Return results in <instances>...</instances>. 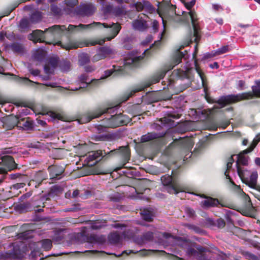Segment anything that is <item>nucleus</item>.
I'll return each mask as SVG.
<instances>
[{
    "label": "nucleus",
    "instance_id": "obj_26",
    "mask_svg": "<svg viewBox=\"0 0 260 260\" xmlns=\"http://www.w3.org/2000/svg\"><path fill=\"white\" fill-rule=\"evenodd\" d=\"M134 29L139 31H144L147 27V24L146 21L143 19L135 20L132 23Z\"/></svg>",
    "mask_w": 260,
    "mask_h": 260
},
{
    "label": "nucleus",
    "instance_id": "obj_28",
    "mask_svg": "<svg viewBox=\"0 0 260 260\" xmlns=\"http://www.w3.org/2000/svg\"><path fill=\"white\" fill-rule=\"evenodd\" d=\"M176 75L179 77H181L183 76L187 77V78L188 79L187 82L185 83L184 87L182 88V90H184L186 88H187L188 87L190 86L191 84V81L192 79L188 77V75L186 73L184 72L183 71L181 70V69H178L176 70H174V71Z\"/></svg>",
    "mask_w": 260,
    "mask_h": 260
},
{
    "label": "nucleus",
    "instance_id": "obj_30",
    "mask_svg": "<svg viewBox=\"0 0 260 260\" xmlns=\"http://www.w3.org/2000/svg\"><path fill=\"white\" fill-rule=\"evenodd\" d=\"M38 244H40L44 250L48 251L52 248V242L50 239H45L38 242Z\"/></svg>",
    "mask_w": 260,
    "mask_h": 260
},
{
    "label": "nucleus",
    "instance_id": "obj_59",
    "mask_svg": "<svg viewBox=\"0 0 260 260\" xmlns=\"http://www.w3.org/2000/svg\"><path fill=\"white\" fill-rule=\"evenodd\" d=\"M152 29L153 30L154 32H156L158 31V26H159V23L158 22L155 20H153L152 23Z\"/></svg>",
    "mask_w": 260,
    "mask_h": 260
},
{
    "label": "nucleus",
    "instance_id": "obj_29",
    "mask_svg": "<svg viewBox=\"0 0 260 260\" xmlns=\"http://www.w3.org/2000/svg\"><path fill=\"white\" fill-rule=\"evenodd\" d=\"M138 252H140V255H141V256H145V255H147L149 252L147 250H124L121 253L119 254H114V253H108L109 254H114L117 257H119L122 254H126V255H128V254H131V253H137Z\"/></svg>",
    "mask_w": 260,
    "mask_h": 260
},
{
    "label": "nucleus",
    "instance_id": "obj_8",
    "mask_svg": "<svg viewBox=\"0 0 260 260\" xmlns=\"http://www.w3.org/2000/svg\"><path fill=\"white\" fill-rule=\"evenodd\" d=\"M22 244L14 243L10 251L0 252V260L20 259L24 256V253L21 249Z\"/></svg>",
    "mask_w": 260,
    "mask_h": 260
},
{
    "label": "nucleus",
    "instance_id": "obj_41",
    "mask_svg": "<svg viewBox=\"0 0 260 260\" xmlns=\"http://www.w3.org/2000/svg\"><path fill=\"white\" fill-rule=\"evenodd\" d=\"M234 156H235V155L231 156V157L229 158V161L226 164L227 169L224 173V174L226 176V178L229 179L231 182H232L231 178L230 177L229 174H228V171L229 170L232 168V165L234 161Z\"/></svg>",
    "mask_w": 260,
    "mask_h": 260
},
{
    "label": "nucleus",
    "instance_id": "obj_44",
    "mask_svg": "<svg viewBox=\"0 0 260 260\" xmlns=\"http://www.w3.org/2000/svg\"><path fill=\"white\" fill-rule=\"evenodd\" d=\"M105 226V224L99 221H93L90 223V228L95 230L101 229Z\"/></svg>",
    "mask_w": 260,
    "mask_h": 260
},
{
    "label": "nucleus",
    "instance_id": "obj_48",
    "mask_svg": "<svg viewBox=\"0 0 260 260\" xmlns=\"http://www.w3.org/2000/svg\"><path fill=\"white\" fill-rule=\"evenodd\" d=\"M17 152V150L15 148L13 147L5 148L2 151V153L3 154H15Z\"/></svg>",
    "mask_w": 260,
    "mask_h": 260
},
{
    "label": "nucleus",
    "instance_id": "obj_32",
    "mask_svg": "<svg viewBox=\"0 0 260 260\" xmlns=\"http://www.w3.org/2000/svg\"><path fill=\"white\" fill-rule=\"evenodd\" d=\"M42 18V13L39 11H35L31 13L29 17L31 23L39 22Z\"/></svg>",
    "mask_w": 260,
    "mask_h": 260
},
{
    "label": "nucleus",
    "instance_id": "obj_34",
    "mask_svg": "<svg viewBox=\"0 0 260 260\" xmlns=\"http://www.w3.org/2000/svg\"><path fill=\"white\" fill-rule=\"evenodd\" d=\"M59 67L62 72H67L70 69V62L63 60L59 62Z\"/></svg>",
    "mask_w": 260,
    "mask_h": 260
},
{
    "label": "nucleus",
    "instance_id": "obj_4",
    "mask_svg": "<svg viewBox=\"0 0 260 260\" xmlns=\"http://www.w3.org/2000/svg\"><path fill=\"white\" fill-rule=\"evenodd\" d=\"M166 74V71L164 70L159 71L154 74L148 80L142 83V84L134 87L131 91L126 93L125 96L126 98L124 100L127 101L130 97H132L134 94L137 92L142 91L145 88H147L152 84L157 83L163 79Z\"/></svg>",
    "mask_w": 260,
    "mask_h": 260
},
{
    "label": "nucleus",
    "instance_id": "obj_31",
    "mask_svg": "<svg viewBox=\"0 0 260 260\" xmlns=\"http://www.w3.org/2000/svg\"><path fill=\"white\" fill-rule=\"evenodd\" d=\"M187 51L185 50L184 52L180 51V49H177L176 53L174 56V63L177 65L181 62L182 59L185 57Z\"/></svg>",
    "mask_w": 260,
    "mask_h": 260
},
{
    "label": "nucleus",
    "instance_id": "obj_61",
    "mask_svg": "<svg viewBox=\"0 0 260 260\" xmlns=\"http://www.w3.org/2000/svg\"><path fill=\"white\" fill-rule=\"evenodd\" d=\"M51 10L55 14H58L60 12V10L57 6L54 4L51 6Z\"/></svg>",
    "mask_w": 260,
    "mask_h": 260
},
{
    "label": "nucleus",
    "instance_id": "obj_49",
    "mask_svg": "<svg viewBox=\"0 0 260 260\" xmlns=\"http://www.w3.org/2000/svg\"><path fill=\"white\" fill-rule=\"evenodd\" d=\"M105 123H106V120H105V119H104L103 123L104 125H99L96 126V129L99 133H101L105 132L106 131V128L108 127L106 125Z\"/></svg>",
    "mask_w": 260,
    "mask_h": 260
},
{
    "label": "nucleus",
    "instance_id": "obj_38",
    "mask_svg": "<svg viewBox=\"0 0 260 260\" xmlns=\"http://www.w3.org/2000/svg\"><path fill=\"white\" fill-rule=\"evenodd\" d=\"M7 75L12 76L14 77V79L19 83H22L26 84H28L29 83H32V82L29 79L27 78H21L19 77L16 75H13L11 73H8Z\"/></svg>",
    "mask_w": 260,
    "mask_h": 260
},
{
    "label": "nucleus",
    "instance_id": "obj_10",
    "mask_svg": "<svg viewBox=\"0 0 260 260\" xmlns=\"http://www.w3.org/2000/svg\"><path fill=\"white\" fill-rule=\"evenodd\" d=\"M105 124L109 128H115L122 125H126L130 121V118L121 113L112 115L109 118H105Z\"/></svg>",
    "mask_w": 260,
    "mask_h": 260
},
{
    "label": "nucleus",
    "instance_id": "obj_1",
    "mask_svg": "<svg viewBox=\"0 0 260 260\" xmlns=\"http://www.w3.org/2000/svg\"><path fill=\"white\" fill-rule=\"evenodd\" d=\"M102 26L105 28L112 27L113 36L111 37H107L104 39L97 41H91L79 44L73 42H70L69 44L65 45H62L61 42L58 43V44H60L61 47L65 48L66 50L76 49L78 47H82L85 46H94L96 44L102 45L105 41H110L112 39L114 38L119 33L121 29V26L119 24L113 22L110 24L96 22H93L89 24H80L78 25L70 24L68 28L64 25H54L46 28L45 31L40 29H37L33 31L31 34L28 35V39L29 40L32 41L35 43H37V42H45V40L47 37L51 38L59 37L65 31H68L70 32H75L84 29H92L95 27L101 28Z\"/></svg>",
    "mask_w": 260,
    "mask_h": 260
},
{
    "label": "nucleus",
    "instance_id": "obj_3",
    "mask_svg": "<svg viewBox=\"0 0 260 260\" xmlns=\"http://www.w3.org/2000/svg\"><path fill=\"white\" fill-rule=\"evenodd\" d=\"M237 173L242 182L249 187L260 192V185L257 184L258 173L256 171L250 172L243 167H237Z\"/></svg>",
    "mask_w": 260,
    "mask_h": 260
},
{
    "label": "nucleus",
    "instance_id": "obj_63",
    "mask_svg": "<svg viewBox=\"0 0 260 260\" xmlns=\"http://www.w3.org/2000/svg\"><path fill=\"white\" fill-rule=\"evenodd\" d=\"M29 71L34 76H37L40 74V71L38 69H29Z\"/></svg>",
    "mask_w": 260,
    "mask_h": 260
},
{
    "label": "nucleus",
    "instance_id": "obj_51",
    "mask_svg": "<svg viewBox=\"0 0 260 260\" xmlns=\"http://www.w3.org/2000/svg\"><path fill=\"white\" fill-rule=\"evenodd\" d=\"M77 0H66L65 4L67 6L71 8L74 7L77 4Z\"/></svg>",
    "mask_w": 260,
    "mask_h": 260
},
{
    "label": "nucleus",
    "instance_id": "obj_14",
    "mask_svg": "<svg viewBox=\"0 0 260 260\" xmlns=\"http://www.w3.org/2000/svg\"><path fill=\"white\" fill-rule=\"evenodd\" d=\"M24 37H23V38L21 41H12V43L6 44L5 46V49L8 51H11L15 54H23L25 47L23 44L21 43Z\"/></svg>",
    "mask_w": 260,
    "mask_h": 260
},
{
    "label": "nucleus",
    "instance_id": "obj_54",
    "mask_svg": "<svg viewBox=\"0 0 260 260\" xmlns=\"http://www.w3.org/2000/svg\"><path fill=\"white\" fill-rule=\"evenodd\" d=\"M123 10L120 7H116L113 9V13L115 15L119 16L123 14Z\"/></svg>",
    "mask_w": 260,
    "mask_h": 260
},
{
    "label": "nucleus",
    "instance_id": "obj_55",
    "mask_svg": "<svg viewBox=\"0 0 260 260\" xmlns=\"http://www.w3.org/2000/svg\"><path fill=\"white\" fill-rule=\"evenodd\" d=\"M197 60L195 59L194 60V64H195V67H196L195 70L197 72V73H198V75L201 78V79L202 81L203 84H204V78H203V75L202 73L201 72V71L200 70V69L197 67Z\"/></svg>",
    "mask_w": 260,
    "mask_h": 260
},
{
    "label": "nucleus",
    "instance_id": "obj_12",
    "mask_svg": "<svg viewBox=\"0 0 260 260\" xmlns=\"http://www.w3.org/2000/svg\"><path fill=\"white\" fill-rule=\"evenodd\" d=\"M116 53V50L110 47H100L97 49L96 53L93 56L92 60L94 61H97L107 56L114 55Z\"/></svg>",
    "mask_w": 260,
    "mask_h": 260
},
{
    "label": "nucleus",
    "instance_id": "obj_43",
    "mask_svg": "<svg viewBox=\"0 0 260 260\" xmlns=\"http://www.w3.org/2000/svg\"><path fill=\"white\" fill-rule=\"evenodd\" d=\"M30 204L28 203H23L20 204L16 206L17 210L20 212H24L27 211L29 208Z\"/></svg>",
    "mask_w": 260,
    "mask_h": 260
},
{
    "label": "nucleus",
    "instance_id": "obj_16",
    "mask_svg": "<svg viewBox=\"0 0 260 260\" xmlns=\"http://www.w3.org/2000/svg\"><path fill=\"white\" fill-rule=\"evenodd\" d=\"M194 194L197 196H200L201 198H205V200L201 202V206L204 208L215 207L219 204V201L216 199L211 197H206L205 195H199L196 193Z\"/></svg>",
    "mask_w": 260,
    "mask_h": 260
},
{
    "label": "nucleus",
    "instance_id": "obj_15",
    "mask_svg": "<svg viewBox=\"0 0 260 260\" xmlns=\"http://www.w3.org/2000/svg\"><path fill=\"white\" fill-rule=\"evenodd\" d=\"M124 71L122 67L117 65H113L112 68L104 71V74L101 76L100 79L108 78L113 75L114 76H118L123 75Z\"/></svg>",
    "mask_w": 260,
    "mask_h": 260
},
{
    "label": "nucleus",
    "instance_id": "obj_35",
    "mask_svg": "<svg viewBox=\"0 0 260 260\" xmlns=\"http://www.w3.org/2000/svg\"><path fill=\"white\" fill-rule=\"evenodd\" d=\"M90 61L89 56L86 53H82L79 56V63L81 66H83Z\"/></svg>",
    "mask_w": 260,
    "mask_h": 260
},
{
    "label": "nucleus",
    "instance_id": "obj_39",
    "mask_svg": "<svg viewBox=\"0 0 260 260\" xmlns=\"http://www.w3.org/2000/svg\"><path fill=\"white\" fill-rule=\"evenodd\" d=\"M30 23L29 19L23 18L20 20L19 26L21 29H27L30 26Z\"/></svg>",
    "mask_w": 260,
    "mask_h": 260
},
{
    "label": "nucleus",
    "instance_id": "obj_23",
    "mask_svg": "<svg viewBox=\"0 0 260 260\" xmlns=\"http://www.w3.org/2000/svg\"><path fill=\"white\" fill-rule=\"evenodd\" d=\"M166 135L165 132L159 133H148L147 134L142 136L141 142L142 143L148 142L149 141L163 137Z\"/></svg>",
    "mask_w": 260,
    "mask_h": 260
},
{
    "label": "nucleus",
    "instance_id": "obj_9",
    "mask_svg": "<svg viewBox=\"0 0 260 260\" xmlns=\"http://www.w3.org/2000/svg\"><path fill=\"white\" fill-rule=\"evenodd\" d=\"M260 141V134L257 135L251 143L250 146L246 149L241 152L238 155H236V167L240 166L239 164L243 166H247L248 164V160L249 157L245 156L247 153L251 152L256 147L258 143Z\"/></svg>",
    "mask_w": 260,
    "mask_h": 260
},
{
    "label": "nucleus",
    "instance_id": "obj_22",
    "mask_svg": "<svg viewBox=\"0 0 260 260\" xmlns=\"http://www.w3.org/2000/svg\"><path fill=\"white\" fill-rule=\"evenodd\" d=\"M5 38L10 41H21L23 38V36L19 34H15L13 32L7 33L4 31H1L0 41H3Z\"/></svg>",
    "mask_w": 260,
    "mask_h": 260
},
{
    "label": "nucleus",
    "instance_id": "obj_50",
    "mask_svg": "<svg viewBox=\"0 0 260 260\" xmlns=\"http://www.w3.org/2000/svg\"><path fill=\"white\" fill-rule=\"evenodd\" d=\"M185 213L189 217H193L195 216L194 211L190 208H186Z\"/></svg>",
    "mask_w": 260,
    "mask_h": 260
},
{
    "label": "nucleus",
    "instance_id": "obj_53",
    "mask_svg": "<svg viewBox=\"0 0 260 260\" xmlns=\"http://www.w3.org/2000/svg\"><path fill=\"white\" fill-rule=\"evenodd\" d=\"M164 124L167 125L169 126H173L176 125L174 121H172L171 119H169L168 118L165 117L164 118Z\"/></svg>",
    "mask_w": 260,
    "mask_h": 260
},
{
    "label": "nucleus",
    "instance_id": "obj_52",
    "mask_svg": "<svg viewBox=\"0 0 260 260\" xmlns=\"http://www.w3.org/2000/svg\"><path fill=\"white\" fill-rule=\"evenodd\" d=\"M245 256L249 259H250V260H258V257H257V256H256L254 254L252 253L249 252H247L245 253Z\"/></svg>",
    "mask_w": 260,
    "mask_h": 260
},
{
    "label": "nucleus",
    "instance_id": "obj_13",
    "mask_svg": "<svg viewBox=\"0 0 260 260\" xmlns=\"http://www.w3.org/2000/svg\"><path fill=\"white\" fill-rule=\"evenodd\" d=\"M96 10V8L92 3H83L77 7L75 11L77 15L82 16H90Z\"/></svg>",
    "mask_w": 260,
    "mask_h": 260
},
{
    "label": "nucleus",
    "instance_id": "obj_24",
    "mask_svg": "<svg viewBox=\"0 0 260 260\" xmlns=\"http://www.w3.org/2000/svg\"><path fill=\"white\" fill-rule=\"evenodd\" d=\"M2 161L8 167L10 170L17 168L18 165L15 162L13 157L10 155H5L1 157Z\"/></svg>",
    "mask_w": 260,
    "mask_h": 260
},
{
    "label": "nucleus",
    "instance_id": "obj_47",
    "mask_svg": "<svg viewBox=\"0 0 260 260\" xmlns=\"http://www.w3.org/2000/svg\"><path fill=\"white\" fill-rule=\"evenodd\" d=\"M206 147V142L205 140H201L197 144L195 149H197L198 151H200L202 149L205 148Z\"/></svg>",
    "mask_w": 260,
    "mask_h": 260
},
{
    "label": "nucleus",
    "instance_id": "obj_2",
    "mask_svg": "<svg viewBox=\"0 0 260 260\" xmlns=\"http://www.w3.org/2000/svg\"><path fill=\"white\" fill-rule=\"evenodd\" d=\"M195 3L196 0H191L185 4V7L189 11L185 12L183 18L184 20L187 22L191 21L193 27V36L190 38V41L197 43L201 38L200 28L196 23L197 21V15L194 11L191 10V8L195 5Z\"/></svg>",
    "mask_w": 260,
    "mask_h": 260
},
{
    "label": "nucleus",
    "instance_id": "obj_33",
    "mask_svg": "<svg viewBox=\"0 0 260 260\" xmlns=\"http://www.w3.org/2000/svg\"><path fill=\"white\" fill-rule=\"evenodd\" d=\"M17 126L22 127L24 130H31L34 127V122L32 121L27 120L22 124V126L20 122H17Z\"/></svg>",
    "mask_w": 260,
    "mask_h": 260
},
{
    "label": "nucleus",
    "instance_id": "obj_5",
    "mask_svg": "<svg viewBox=\"0 0 260 260\" xmlns=\"http://www.w3.org/2000/svg\"><path fill=\"white\" fill-rule=\"evenodd\" d=\"M251 92H244L237 94H229L219 97L216 102L219 107L218 108H222L226 105L238 102L243 100L248 99L252 97Z\"/></svg>",
    "mask_w": 260,
    "mask_h": 260
},
{
    "label": "nucleus",
    "instance_id": "obj_62",
    "mask_svg": "<svg viewBox=\"0 0 260 260\" xmlns=\"http://www.w3.org/2000/svg\"><path fill=\"white\" fill-rule=\"evenodd\" d=\"M44 70L45 73H46L47 74H48V75L52 74L53 71V69H51L47 65H45L44 67Z\"/></svg>",
    "mask_w": 260,
    "mask_h": 260
},
{
    "label": "nucleus",
    "instance_id": "obj_18",
    "mask_svg": "<svg viewBox=\"0 0 260 260\" xmlns=\"http://www.w3.org/2000/svg\"><path fill=\"white\" fill-rule=\"evenodd\" d=\"M78 84L80 85L79 88H75L74 89H72L73 90H77L78 89H80L81 88H84L86 87L88 85L90 84L91 82L95 81V82H99V80H90L88 77V76L85 74H83L81 75L78 77Z\"/></svg>",
    "mask_w": 260,
    "mask_h": 260
},
{
    "label": "nucleus",
    "instance_id": "obj_27",
    "mask_svg": "<svg viewBox=\"0 0 260 260\" xmlns=\"http://www.w3.org/2000/svg\"><path fill=\"white\" fill-rule=\"evenodd\" d=\"M153 237L154 234L152 232H147L144 233L140 238H138L136 241L139 244H142L144 242L152 241Z\"/></svg>",
    "mask_w": 260,
    "mask_h": 260
},
{
    "label": "nucleus",
    "instance_id": "obj_11",
    "mask_svg": "<svg viewBox=\"0 0 260 260\" xmlns=\"http://www.w3.org/2000/svg\"><path fill=\"white\" fill-rule=\"evenodd\" d=\"M143 56L140 55V53L137 51H131L127 53L124 59V64L126 66H132L134 67H137L139 66L140 61L142 60Z\"/></svg>",
    "mask_w": 260,
    "mask_h": 260
},
{
    "label": "nucleus",
    "instance_id": "obj_56",
    "mask_svg": "<svg viewBox=\"0 0 260 260\" xmlns=\"http://www.w3.org/2000/svg\"><path fill=\"white\" fill-rule=\"evenodd\" d=\"M61 232H58L55 234L54 236L53 239L55 242H59L62 240L63 238V236L62 235H60Z\"/></svg>",
    "mask_w": 260,
    "mask_h": 260
},
{
    "label": "nucleus",
    "instance_id": "obj_19",
    "mask_svg": "<svg viewBox=\"0 0 260 260\" xmlns=\"http://www.w3.org/2000/svg\"><path fill=\"white\" fill-rule=\"evenodd\" d=\"M125 237V233L123 232L119 234L116 232L110 233L108 236V239L111 244H117L121 242L123 238Z\"/></svg>",
    "mask_w": 260,
    "mask_h": 260
},
{
    "label": "nucleus",
    "instance_id": "obj_36",
    "mask_svg": "<svg viewBox=\"0 0 260 260\" xmlns=\"http://www.w3.org/2000/svg\"><path fill=\"white\" fill-rule=\"evenodd\" d=\"M91 239L99 244H103L106 241L105 236L93 235L91 236Z\"/></svg>",
    "mask_w": 260,
    "mask_h": 260
},
{
    "label": "nucleus",
    "instance_id": "obj_6",
    "mask_svg": "<svg viewBox=\"0 0 260 260\" xmlns=\"http://www.w3.org/2000/svg\"><path fill=\"white\" fill-rule=\"evenodd\" d=\"M117 107H109L104 109L101 108L92 111L84 113L81 115L79 119H77L78 123H86L90 121L92 119L97 118L104 113H113Z\"/></svg>",
    "mask_w": 260,
    "mask_h": 260
},
{
    "label": "nucleus",
    "instance_id": "obj_64",
    "mask_svg": "<svg viewBox=\"0 0 260 260\" xmlns=\"http://www.w3.org/2000/svg\"><path fill=\"white\" fill-rule=\"evenodd\" d=\"M135 6L138 11H141L143 9V5L141 3H137L135 4Z\"/></svg>",
    "mask_w": 260,
    "mask_h": 260
},
{
    "label": "nucleus",
    "instance_id": "obj_37",
    "mask_svg": "<svg viewBox=\"0 0 260 260\" xmlns=\"http://www.w3.org/2000/svg\"><path fill=\"white\" fill-rule=\"evenodd\" d=\"M45 53L42 51H37L32 55L34 60L38 61H42L45 58Z\"/></svg>",
    "mask_w": 260,
    "mask_h": 260
},
{
    "label": "nucleus",
    "instance_id": "obj_46",
    "mask_svg": "<svg viewBox=\"0 0 260 260\" xmlns=\"http://www.w3.org/2000/svg\"><path fill=\"white\" fill-rule=\"evenodd\" d=\"M216 52H215V51L214 50H213L211 52H207L205 54H204L202 58V60H205L206 59H208L209 58H211L212 57H213L215 56H216Z\"/></svg>",
    "mask_w": 260,
    "mask_h": 260
},
{
    "label": "nucleus",
    "instance_id": "obj_40",
    "mask_svg": "<svg viewBox=\"0 0 260 260\" xmlns=\"http://www.w3.org/2000/svg\"><path fill=\"white\" fill-rule=\"evenodd\" d=\"M141 217L145 221H150L152 219L153 215L148 211L144 210L141 212Z\"/></svg>",
    "mask_w": 260,
    "mask_h": 260
},
{
    "label": "nucleus",
    "instance_id": "obj_21",
    "mask_svg": "<svg viewBox=\"0 0 260 260\" xmlns=\"http://www.w3.org/2000/svg\"><path fill=\"white\" fill-rule=\"evenodd\" d=\"M186 252L189 257H192V259L209 260V259H208L205 254L198 252L196 249L192 247H188L187 249V250H186Z\"/></svg>",
    "mask_w": 260,
    "mask_h": 260
},
{
    "label": "nucleus",
    "instance_id": "obj_17",
    "mask_svg": "<svg viewBox=\"0 0 260 260\" xmlns=\"http://www.w3.org/2000/svg\"><path fill=\"white\" fill-rule=\"evenodd\" d=\"M164 236L166 238H171L174 240L173 244L181 247L186 248V249L188 247H190L189 246L188 241L186 239L179 237L173 236L171 234L167 233H164Z\"/></svg>",
    "mask_w": 260,
    "mask_h": 260
},
{
    "label": "nucleus",
    "instance_id": "obj_60",
    "mask_svg": "<svg viewBox=\"0 0 260 260\" xmlns=\"http://www.w3.org/2000/svg\"><path fill=\"white\" fill-rule=\"evenodd\" d=\"M41 114L42 115H46V114L50 115V116L51 117V118L53 119H55L56 118H59L58 117V116L56 114H55V113H53L52 112H51V111H48L46 113L42 112V113H41Z\"/></svg>",
    "mask_w": 260,
    "mask_h": 260
},
{
    "label": "nucleus",
    "instance_id": "obj_45",
    "mask_svg": "<svg viewBox=\"0 0 260 260\" xmlns=\"http://www.w3.org/2000/svg\"><path fill=\"white\" fill-rule=\"evenodd\" d=\"M229 49V46L228 45H226V46H223L221 47H220L214 51H215V52H216L215 53L216 55H221V54H224V53L228 52Z\"/></svg>",
    "mask_w": 260,
    "mask_h": 260
},
{
    "label": "nucleus",
    "instance_id": "obj_57",
    "mask_svg": "<svg viewBox=\"0 0 260 260\" xmlns=\"http://www.w3.org/2000/svg\"><path fill=\"white\" fill-rule=\"evenodd\" d=\"M49 62L51 64L53 68H55L58 63V59L55 57H51L49 58Z\"/></svg>",
    "mask_w": 260,
    "mask_h": 260
},
{
    "label": "nucleus",
    "instance_id": "obj_25",
    "mask_svg": "<svg viewBox=\"0 0 260 260\" xmlns=\"http://www.w3.org/2000/svg\"><path fill=\"white\" fill-rule=\"evenodd\" d=\"M103 157L102 151L99 150L97 151H91L89 153L87 157L88 162L89 164L90 161L95 160V163L100 160Z\"/></svg>",
    "mask_w": 260,
    "mask_h": 260
},
{
    "label": "nucleus",
    "instance_id": "obj_7",
    "mask_svg": "<svg viewBox=\"0 0 260 260\" xmlns=\"http://www.w3.org/2000/svg\"><path fill=\"white\" fill-rule=\"evenodd\" d=\"M162 184L166 186V190L170 193L177 194L184 191L183 188L179 182L173 179L171 175H165L161 177Z\"/></svg>",
    "mask_w": 260,
    "mask_h": 260
},
{
    "label": "nucleus",
    "instance_id": "obj_20",
    "mask_svg": "<svg viewBox=\"0 0 260 260\" xmlns=\"http://www.w3.org/2000/svg\"><path fill=\"white\" fill-rule=\"evenodd\" d=\"M114 152H120L123 157V167H124V166L128 161L129 159V152L128 151V148L126 147H120L119 149L118 150H113L110 151V153H113ZM122 167L120 168H117L114 170L115 171H117L122 168Z\"/></svg>",
    "mask_w": 260,
    "mask_h": 260
},
{
    "label": "nucleus",
    "instance_id": "obj_42",
    "mask_svg": "<svg viewBox=\"0 0 260 260\" xmlns=\"http://www.w3.org/2000/svg\"><path fill=\"white\" fill-rule=\"evenodd\" d=\"M255 85L252 86L253 94L256 96L260 97V80L255 81Z\"/></svg>",
    "mask_w": 260,
    "mask_h": 260
},
{
    "label": "nucleus",
    "instance_id": "obj_58",
    "mask_svg": "<svg viewBox=\"0 0 260 260\" xmlns=\"http://www.w3.org/2000/svg\"><path fill=\"white\" fill-rule=\"evenodd\" d=\"M85 71L86 73H91L95 71V68L93 66H85L84 68Z\"/></svg>",
    "mask_w": 260,
    "mask_h": 260
}]
</instances>
